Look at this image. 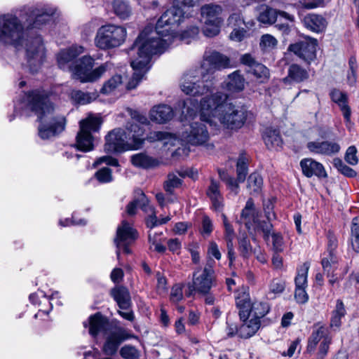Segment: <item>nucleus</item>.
<instances>
[{
  "instance_id": "nucleus-28",
  "label": "nucleus",
  "mask_w": 359,
  "mask_h": 359,
  "mask_svg": "<svg viewBox=\"0 0 359 359\" xmlns=\"http://www.w3.org/2000/svg\"><path fill=\"white\" fill-rule=\"evenodd\" d=\"M132 164L137 168L144 169L153 168L159 165V161L144 152H140L131 156Z\"/></svg>"
},
{
  "instance_id": "nucleus-54",
  "label": "nucleus",
  "mask_w": 359,
  "mask_h": 359,
  "mask_svg": "<svg viewBox=\"0 0 359 359\" xmlns=\"http://www.w3.org/2000/svg\"><path fill=\"white\" fill-rule=\"evenodd\" d=\"M258 230L262 231L263 233V237L265 241H269V236L271 235L273 224L271 221H261L257 224Z\"/></svg>"
},
{
  "instance_id": "nucleus-15",
  "label": "nucleus",
  "mask_w": 359,
  "mask_h": 359,
  "mask_svg": "<svg viewBox=\"0 0 359 359\" xmlns=\"http://www.w3.org/2000/svg\"><path fill=\"white\" fill-rule=\"evenodd\" d=\"M183 140L193 145L205 143L209 139L206 126L201 122L192 123L182 135Z\"/></svg>"
},
{
  "instance_id": "nucleus-24",
  "label": "nucleus",
  "mask_w": 359,
  "mask_h": 359,
  "mask_svg": "<svg viewBox=\"0 0 359 359\" xmlns=\"http://www.w3.org/2000/svg\"><path fill=\"white\" fill-rule=\"evenodd\" d=\"M241 320H243L238 330V336L241 338L248 339L252 337L260 327L261 322L259 319L247 317Z\"/></svg>"
},
{
  "instance_id": "nucleus-16",
  "label": "nucleus",
  "mask_w": 359,
  "mask_h": 359,
  "mask_svg": "<svg viewBox=\"0 0 359 359\" xmlns=\"http://www.w3.org/2000/svg\"><path fill=\"white\" fill-rule=\"evenodd\" d=\"M125 135L129 150H137L141 149L144 143L143 137L144 129L143 127L135 123H128L126 127Z\"/></svg>"
},
{
  "instance_id": "nucleus-53",
  "label": "nucleus",
  "mask_w": 359,
  "mask_h": 359,
  "mask_svg": "<svg viewBox=\"0 0 359 359\" xmlns=\"http://www.w3.org/2000/svg\"><path fill=\"white\" fill-rule=\"evenodd\" d=\"M348 100H345L344 101L337 103V104L338 105V107H339L340 110L342 112L344 118L347 126L351 124V109L349 105L348 104Z\"/></svg>"
},
{
  "instance_id": "nucleus-36",
  "label": "nucleus",
  "mask_w": 359,
  "mask_h": 359,
  "mask_svg": "<svg viewBox=\"0 0 359 359\" xmlns=\"http://www.w3.org/2000/svg\"><path fill=\"white\" fill-rule=\"evenodd\" d=\"M182 180L175 173H169L167 176V180L164 182L163 188L165 191L169 194H174L175 189L181 187Z\"/></svg>"
},
{
  "instance_id": "nucleus-19",
  "label": "nucleus",
  "mask_w": 359,
  "mask_h": 359,
  "mask_svg": "<svg viewBox=\"0 0 359 359\" xmlns=\"http://www.w3.org/2000/svg\"><path fill=\"white\" fill-rule=\"evenodd\" d=\"M300 166L302 173L307 177L316 176L318 178H325L327 177L323 165L313 158H306L302 159Z\"/></svg>"
},
{
  "instance_id": "nucleus-33",
  "label": "nucleus",
  "mask_w": 359,
  "mask_h": 359,
  "mask_svg": "<svg viewBox=\"0 0 359 359\" xmlns=\"http://www.w3.org/2000/svg\"><path fill=\"white\" fill-rule=\"evenodd\" d=\"M263 139L266 146L269 149L280 147L283 143L280 133L278 130L273 128H266Z\"/></svg>"
},
{
  "instance_id": "nucleus-27",
  "label": "nucleus",
  "mask_w": 359,
  "mask_h": 359,
  "mask_svg": "<svg viewBox=\"0 0 359 359\" xmlns=\"http://www.w3.org/2000/svg\"><path fill=\"white\" fill-rule=\"evenodd\" d=\"M111 294L121 309L128 310L130 308L131 298L126 287L123 286L116 287L111 290Z\"/></svg>"
},
{
  "instance_id": "nucleus-46",
  "label": "nucleus",
  "mask_w": 359,
  "mask_h": 359,
  "mask_svg": "<svg viewBox=\"0 0 359 359\" xmlns=\"http://www.w3.org/2000/svg\"><path fill=\"white\" fill-rule=\"evenodd\" d=\"M239 251L244 258H248L252 252V246L247 236H243L238 241Z\"/></svg>"
},
{
  "instance_id": "nucleus-47",
  "label": "nucleus",
  "mask_w": 359,
  "mask_h": 359,
  "mask_svg": "<svg viewBox=\"0 0 359 359\" xmlns=\"http://www.w3.org/2000/svg\"><path fill=\"white\" fill-rule=\"evenodd\" d=\"M278 44L277 39L271 34H264L260 39L259 46L264 50L274 48Z\"/></svg>"
},
{
  "instance_id": "nucleus-4",
  "label": "nucleus",
  "mask_w": 359,
  "mask_h": 359,
  "mask_svg": "<svg viewBox=\"0 0 359 359\" xmlns=\"http://www.w3.org/2000/svg\"><path fill=\"white\" fill-rule=\"evenodd\" d=\"M201 121L212 123L211 117L217 118L221 124L230 129L241 128L247 118L245 108L228 102V95L217 92L201 101Z\"/></svg>"
},
{
  "instance_id": "nucleus-20",
  "label": "nucleus",
  "mask_w": 359,
  "mask_h": 359,
  "mask_svg": "<svg viewBox=\"0 0 359 359\" xmlns=\"http://www.w3.org/2000/svg\"><path fill=\"white\" fill-rule=\"evenodd\" d=\"M82 53H83V47L77 45L72 46L67 49L62 50L57 55V61L59 67L64 70L67 69L71 70V67H72L73 65H69V63Z\"/></svg>"
},
{
  "instance_id": "nucleus-51",
  "label": "nucleus",
  "mask_w": 359,
  "mask_h": 359,
  "mask_svg": "<svg viewBox=\"0 0 359 359\" xmlns=\"http://www.w3.org/2000/svg\"><path fill=\"white\" fill-rule=\"evenodd\" d=\"M273 250L278 253L283 251L284 241L281 233L273 232L271 233Z\"/></svg>"
},
{
  "instance_id": "nucleus-11",
  "label": "nucleus",
  "mask_w": 359,
  "mask_h": 359,
  "mask_svg": "<svg viewBox=\"0 0 359 359\" xmlns=\"http://www.w3.org/2000/svg\"><path fill=\"white\" fill-rule=\"evenodd\" d=\"M137 238V233L131 225L123 220L116 230V236L114 238V243L116 246V257L120 259V249L122 248L126 254H130L131 250L129 248Z\"/></svg>"
},
{
  "instance_id": "nucleus-1",
  "label": "nucleus",
  "mask_w": 359,
  "mask_h": 359,
  "mask_svg": "<svg viewBox=\"0 0 359 359\" xmlns=\"http://www.w3.org/2000/svg\"><path fill=\"white\" fill-rule=\"evenodd\" d=\"M194 0H174L171 8L165 11L158 20L155 29L147 26L134 42L130 51L137 49V57L131 60L134 70L132 79L127 84V89H134L150 68L149 62L153 55L161 54L177 37L175 29L184 18L191 15Z\"/></svg>"
},
{
  "instance_id": "nucleus-5",
  "label": "nucleus",
  "mask_w": 359,
  "mask_h": 359,
  "mask_svg": "<svg viewBox=\"0 0 359 359\" xmlns=\"http://www.w3.org/2000/svg\"><path fill=\"white\" fill-rule=\"evenodd\" d=\"M210 74H203L200 69L191 70L185 74L181 83L182 90L193 96L203 95L214 88Z\"/></svg>"
},
{
  "instance_id": "nucleus-3",
  "label": "nucleus",
  "mask_w": 359,
  "mask_h": 359,
  "mask_svg": "<svg viewBox=\"0 0 359 359\" xmlns=\"http://www.w3.org/2000/svg\"><path fill=\"white\" fill-rule=\"evenodd\" d=\"M20 104L22 111H32L37 116L40 123L38 134L42 140L54 137L65 130V117L55 116L53 104L44 91L27 92L22 97Z\"/></svg>"
},
{
  "instance_id": "nucleus-63",
  "label": "nucleus",
  "mask_w": 359,
  "mask_h": 359,
  "mask_svg": "<svg viewBox=\"0 0 359 359\" xmlns=\"http://www.w3.org/2000/svg\"><path fill=\"white\" fill-rule=\"evenodd\" d=\"M137 203L138 208L142 209L144 212L149 213L151 209H154L149 205V201L144 194L142 193L140 196L135 199Z\"/></svg>"
},
{
  "instance_id": "nucleus-14",
  "label": "nucleus",
  "mask_w": 359,
  "mask_h": 359,
  "mask_svg": "<svg viewBox=\"0 0 359 359\" xmlns=\"http://www.w3.org/2000/svg\"><path fill=\"white\" fill-rule=\"evenodd\" d=\"M133 337L128 330L119 327L111 331L106 337L102 346V352L109 356L114 355L123 341Z\"/></svg>"
},
{
  "instance_id": "nucleus-31",
  "label": "nucleus",
  "mask_w": 359,
  "mask_h": 359,
  "mask_svg": "<svg viewBox=\"0 0 359 359\" xmlns=\"http://www.w3.org/2000/svg\"><path fill=\"white\" fill-rule=\"evenodd\" d=\"M255 220V208L252 199L247 201L245 208L242 210L238 223L243 224L246 229H250Z\"/></svg>"
},
{
  "instance_id": "nucleus-39",
  "label": "nucleus",
  "mask_w": 359,
  "mask_h": 359,
  "mask_svg": "<svg viewBox=\"0 0 359 359\" xmlns=\"http://www.w3.org/2000/svg\"><path fill=\"white\" fill-rule=\"evenodd\" d=\"M248 73L252 74L261 83L266 82L269 78V70L264 65L258 62Z\"/></svg>"
},
{
  "instance_id": "nucleus-38",
  "label": "nucleus",
  "mask_w": 359,
  "mask_h": 359,
  "mask_svg": "<svg viewBox=\"0 0 359 359\" xmlns=\"http://www.w3.org/2000/svg\"><path fill=\"white\" fill-rule=\"evenodd\" d=\"M327 330L324 326L318 327L316 330H313L309 339L308 344V349L312 351L315 349L317 344L324 338H326Z\"/></svg>"
},
{
  "instance_id": "nucleus-18",
  "label": "nucleus",
  "mask_w": 359,
  "mask_h": 359,
  "mask_svg": "<svg viewBox=\"0 0 359 359\" xmlns=\"http://www.w3.org/2000/svg\"><path fill=\"white\" fill-rule=\"evenodd\" d=\"M306 148L311 153L325 156H332L340 151V145L331 141H311L306 144Z\"/></svg>"
},
{
  "instance_id": "nucleus-35",
  "label": "nucleus",
  "mask_w": 359,
  "mask_h": 359,
  "mask_svg": "<svg viewBox=\"0 0 359 359\" xmlns=\"http://www.w3.org/2000/svg\"><path fill=\"white\" fill-rule=\"evenodd\" d=\"M263 186V179L257 172H252L248 178L247 187L250 194L260 193Z\"/></svg>"
},
{
  "instance_id": "nucleus-56",
  "label": "nucleus",
  "mask_w": 359,
  "mask_h": 359,
  "mask_svg": "<svg viewBox=\"0 0 359 359\" xmlns=\"http://www.w3.org/2000/svg\"><path fill=\"white\" fill-rule=\"evenodd\" d=\"M228 25L232 28L240 27L243 24H245V21L240 13H235L231 14L228 20Z\"/></svg>"
},
{
  "instance_id": "nucleus-62",
  "label": "nucleus",
  "mask_w": 359,
  "mask_h": 359,
  "mask_svg": "<svg viewBox=\"0 0 359 359\" xmlns=\"http://www.w3.org/2000/svg\"><path fill=\"white\" fill-rule=\"evenodd\" d=\"M247 31L244 28L235 27L229 35V38L235 41H241L246 36Z\"/></svg>"
},
{
  "instance_id": "nucleus-37",
  "label": "nucleus",
  "mask_w": 359,
  "mask_h": 359,
  "mask_svg": "<svg viewBox=\"0 0 359 359\" xmlns=\"http://www.w3.org/2000/svg\"><path fill=\"white\" fill-rule=\"evenodd\" d=\"M346 314V309L341 300L338 299L330 320V326L339 327L341 325V318Z\"/></svg>"
},
{
  "instance_id": "nucleus-43",
  "label": "nucleus",
  "mask_w": 359,
  "mask_h": 359,
  "mask_svg": "<svg viewBox=\"0 0 359 359\" xmlns=\"http://www.w3.org/2000/svg\"><path fill=\"white\" fill-rule=\"evenodd\" d=\"M351 243L354 250L359 252V215L352 220Z\"/></svg>"
},
{
  "instance_id": "nucleus-55",
  "label": "nucleus",
  "mask_w": 359,
  "mask_h": 359,
  "mask_svg": "<svg viewBox=\"0 0 359 359\" xmlns=\"http://www.w3.org/2000/svg\"><path fill=\"white\" fill-rule=\"evenodd\" d=\"M357 149L355 147H349L345 154V161L351 165H355L358 163V158L357 157Z\"/></svg>"
},
{
  "instance_id": "nucleus-48",
  "label": "nucleus",
  "mask_w": 359,
  "mask_h": 359,
  "mask_svg": "<svg viewBox=\"0 0 359 359\" xmlns=\"http://www.w3.org/2000/svg\"><path fill=\"white\" fill-rule=\"evenodd\" d=\"M321 264L324 272L327 274V277H330L337 269V257L335 256V262H332L330 257L326 255L322 259Z\"/></svg>"
},
{
  "instance_id": "nucleus-10",
  "label": "nucleus",
  "mask_w": 359,
  "mask_h": 359,
  "mask_svg": "<svg viewBox=\"0 0 359 359\" xmlns=\"http://www.w3.org/2000/svg\"><path fill=\"white\" fill-rule=\"evenodd\" d=\"M230 59L217 51L205 52L201 65V71L205 74H210L212 76L211 81L215 83V78L214 74L217 70L231 67Z\"/></svg>"
},
{
  "instance_id": "nucleus-30",
  "label": "nucleus",
  "mask_w": 359,
  "mask_h": 359,
  "mask_svg": "<svg viewBox=\"0 0 359 359\" xmlns=\"http://www.w3.org/2000/svg\"><path fill=\"white\" fill-rule=\"evenodd\" d=\"M111 6L114 13L121 20H126L132 15V8L128 1L113 0Z\"/></svg>"
},
{
  "instance_id": "nucleus-9",
  "label": "nucleus",
  "mask_w": 359,
  "mask_h": 359,
  "mask_svg": "<svg viewBox=\"0 0 359 359\" xmlns=\"http://www.w3.org/2000/svg\"><path fill=\"white\" fill-rule=\"evenodd\" d=\"M216 285L215 271L210 263H208L203 270L198 269L193 274V280L189 283V291L186 294L189 297L194 291L208 294L211 287Z\"/></svg>"
},
{
  "instance_id": "nucleus-49",
  "label": "nucleus",
  "mask_w": 359,
  "mask_h": 359,
  "mask_svg": "<svg viewBox=\"0 0 359 359\" xmlns=\"http://www.w3.org/2000/svg\"><path fill=\"white\" fill-rule=\"evenodd\" d=\"M120 355L124 359H137L138 351L133 346L126 345L120 350Z\"/></svg>"
},
{
  "instance_id": "nucleus-50",
  "label": "nucleus",
  "mask_w": 359,
  "mask_h": 359,
  "mask_svg": "<svg viewBox=\"0 0 359 359\" xmlns=\"http://www.w3.org/2000/svg\"><path fill=\"white\" fill-rule=\"evenodd\" d=\"M327 255L330 257L331 261L332 262H335V253L334 250L337 247V239L334 235L331 233H329L327 235Z\"/></svg>"
},
{
  "instance_id": "nucleus-25",
  "label": "nucleus",
  "mask_w": 359,
  "mask_h": 359,
  "mask_svg": "<svg viewBox=\"0 0 359 359\" xmlns=\"http://www.w3.org/2000/svg\"><path fill=\"white\" fill-rule=\"evenodd\" d=\"M304 26L309 30L319 33L323 32L327 25L325 18L316 14H309L304 18Z\"/></svg>"
},
{
  "instance_id": "nucleus-13",
  "label": "nucleus",
  "mask_w": 359,
  "mask_h": 359,
  "mask_svg": "<svg viewBox=\"0 0 359 359\" xmlns=\"http://www.w3.org/2000/svg\"><path fill=\"white\" fill-rule=\"evenodd\" d=\"M126 139L123 129H114L105 137L104 151L107 153H121L130 151Z\"/></svg>"
},
{
  "instance_id": "nucleus-57",
  "label": "nucleus",
  "mask_w": 359,
  "mask_h": 359,
  "mask_svg": "<svg viewBox=\"0 0 359 359\" xmlns=\"http://www.w3.org/2000/svg\"><path fill=\"white\" fill-rule=\"evenodd\" d=\"M182 285L180 284L175 285L171 289L170 300L174 303H177L182 300Z\"/></svg>"
},
{
  "instance_id": "nucleus-7",
  "label": "nucleus",
  "mask_w": 359,
  "mask_h": 359,
  "mask_svg": "<svg viewBox=\"0 0 359 359\" xmlns=\"http://www.w3.org/2000/svg\"><path fill=\"white\" fill-rule=\"evenodd\" d=\"M102 123L100 117L89 116L79 122V131L76 137V148L88 152L94 149L92 133L98 132Z\"/></svg>"
},
{
  "instance_id": "nucleus-60",
  "label": "nucleus",
  "mask_w": 359,
  "mask_h": 359,
  "mask_svg": "<svg viewBox=\"0 0 359 359\" xmlns=\"http://www.w3.org/2000/svg\"><path fill=\"white\" fill-rule=\"evenodd\" d=\"M207 195L210 198L222 196L219 191V184L214 180H211L210 184L207 191Z\"/></svg>"
},
{
  "instance_id": "nucleus-32",
  "label": "nucleus",
  "mask_w": 359,
  "mask_h": 359,
  "mask_svg": "<svg viewBox=\"0 0 359 359\" xmlns=\"http://www.w3.org/2000/svg\"><path fill=\"white\" fill-rule=\"evenodd\" d=\"M309 78L308 72L302 68L297 64H292L287 71V76L284 79V81L290 79L296 83H300Z\"/></svg>"
},
{
  "instance_id": "nucleus-64",
  "label": "nucleus",
  "mask_w": 359,
  "mask_h": 359,
  "mask_svg": "<svg viewBox=\"0 0 359 359\" xmlns=\"http://www.w3.org/2000/svg\"><path fill=\"white\" fill-rule=\"evenodd\" d=\"M213 230V224L209 217L204 215L202 220L201 233L210 235Z\"/></svg>"
},
{
  "instance_id": "nucleus-59",
  "label": "nucleus",
  "mask_w": 359,
  "mask_h": 359,
  "mask_svg": "<svg viewBox=\"0 0 359 359\" xmlns=\"http://www.w3.org/2000/svg\"><path fill=\"white\" fill-rule=\"evenodd\" d=\"M240 61H241V64H243V65H245L248 67L247 70H250L256 65V64H257L259 62L250 53H245V54L242 55L240 58Z\"/></svg>"
},
{
  "instance_id": "nucleus-44",
  "label": "nucleus",
  "mask_w": 359,
  "mask_h": 359,
  "mask_svg": "<svg viewBox=\"0 0 359 359\" xmlns=\"http://www.w3.org/2000/svg\"><path fill=\"white\" fill-rule=\"evenodd\" d=\"M309 269V264L308 263H304L302 268L298 271L297 276L294 280L296 288L306 287Z\"/></svg>"
},
{
  "instance_id": "nucleus-42",
  "label": "nucleus",
  "mask_w": 359,
  "mask_h": 359,
  "mask_svg": "<svg viewBox=\"0 0 359 359\" xmlns=\"http://www.w3.org/2000/svg\"><path fill=\"white\" fill-rule=\"evenodd\" d=\"M334 167L342 175L348 177H354L356 176L357 172L346 165L341 159L335 158L333 159Z\"/></svg>"
},
{
  "instance_id": "nucleus-41",
  "label": "nucleus",
  "mask_w": 359,
  "mask_h": 359,
  "mask_svg": "<svg viewBox=\"0 0 359 359\" xmlns=\"http://www.w3.org/2000/svg\"><path fill=\"white\" fill-rule=\"evenodd\" d=\"M202 32L207 37H214L220 32V27L222 22H202Z\"/></svg>"
},
{
  "instance_id": "nucleus-2",
  "label": "nucleus",
  "mask_w": 359,
  "mask_h": 359,
  "mask_svg": "<svg viewBox=\"0 0 359 359\" xmlns=\"http://www.w3.org/2000/svg\"><path fill=\"white\" fill-rule=\"evenodd\" d=\"M27 27L40 28L55 14V9L48 6L25 7ZM27 29L15 15H0V46H12L15 50L25 49L29 71L36 72L45 57V48L40 36L28 38Z\"/></svg>"
},
{
  "instance_id": "nucleus-40",
  "label": "nucleus",
  "mask_w": 359,
  "mask_h": 359,
  "mask_svg": "<svg viewBox=\"0 0 359 359\" xmlns=\"http://www.w3.org/2000/svg\"><path fill=\"white\" fill-rule=\"evenodd\" d=\"M248 158L245 155L241 154L236 164L237 180L243 182L248 173Z\"/></svg>"
},
{
  "instance_id": "nucleus-29",
  "label": "nucleus",
  "mask_w": 359,
  "mask_h": 359,
  "mask_svg": "<svg viewBox=\"0 0 359 359\" xmlns=\"http://www.w3.org/2000/svg\"><path fill=\"white\" fill-rule=\"evenodd\" d=\"M245 81L240 71L236 70L228 76L225 81V87L227 90L236 93L241 92L245 88Z\"/></svg>"
},
{
  "instance_id": "nucleus-34",
  "label": "nucleus",
  "mask_w": 359,
  "mask_h": 359,
  "mask_svg": "<svg viewBox=\"0 0 359 359\" xmlns=\"http://www.w3.org/2000/svg\"><path fill=\"white\" fill-rule=\"evenodd\" d=\"M123 84V77L121 74H115L106 81L100 92L102 94L108 95L118 89Z\"/></svg>"
},
{
  "instance_id": "nucleus-23",
  "label": "nucleus",
  "mask_w": 359,
  "mask_h": 359,
  "mask_svg": "<svg viewBox=\"0 0 359 359\" xmlns=\"http://www.w3.org/2000/svg\"><path fill=\"white\" fill-rule=\"evenodd\" d=\"M174 116L172 109L167 104L154 106L149 111V117L152 121L164 123L170 121Z\"/></svg>"
},
{
  "instance_id": "nucleus-26",
  "label": "nucleus",
  "mask_w": 359,
  "mask_h": 359,
  "mask_svg": "<svg viewBox=\"0 0 359 359\" xmlns=\"http://www.w3.org/2000/svg\"><path fill=\"white\" fill-rule=\"evenodd\" d=\"M108 320L100 313H97L89 318V333L93 337H96L100 332L107 330Z\"/></svg>"
},
{
  "instance_id": "nucleus-17",
  "label": "nucleus",
  "mask_w": 359,
  "mask_h": 359,
  "mask_svg": "<svg viewBox=\"0 0 359 359\" xmlns=\"http://www.w3.org/2000/svg\"><path fill=\"white\" fill-rule=\"evenodd\" d=\"M278 16L287 20L290 22H293L294 21V15H290L285 11L273 9L266 5H262L259 7V13L257 20L262 24L273 25L276 22Z\"/></svg>"
},
{
  "instance_id": "nucleus-61",
  "label": "nucleus",
  "mask_w": 359,
  "mask_h": 359,
  "mask_svg": "<svg viewBox=\"0 0 359 359\" xmlns=\"http://www.w3.org/2000/svg\"><path fill=\"white\" fill-rule=\"evenodd\" d=\"M330 96L332 102L338 103L345 100H348V95L339 89H333L330 93Z\"/></svg>"
},
{
  "instance_id": "nucleus-12",
  "label": "nucleus",
  "mask_w": 359,
  "mask_h": 359,
  "mask_svg": "<svg viewBox=\"0 0 359 359\" xmlns=\"http://www.w3.org/2000/svg\"><path fill=\"white\" fill-rule=\"evenodd\" d=\"M317 46V40L309 38L307 40L290 44L287 50L298 56L307 65H310L316 57Z\"/></svg>"
},
{
  "instance_id": "nucleus-21",
  "label": "nucleus",
  "mask_w": 359,
  "mask_h": 359,
  "mask_svg": "<svg viewBox=\"0 0 359 359\" xmlns=\"http://www.w3.org/2000/svg\"><path fill=\"white\" fill-rule=\"evenodd\" d=\"M244 307H246L247 309L246 310H241L240 311L241 319L247 317H252L260 320L262 318L264 317L269 313L270 309L268 303L262 302H254L250 310V302H245Z\"/></svg>"
},
{
  "instance_id": "nucleus-6",
  "label": "nucleus",
  "mask_w": 359,
  "mask_h": 359,
  "mask_svg": "<svg viewBox=\"0 0 359 359\" xmlns=\"http://www.w3.org/2000/svg\"><path fill=\"white\" fill-rule=\"evenodd\" d=\"M126 35V29L123 26L107 24L98 29L95 43L96 46L100 49H111L123 44Z\"/></svg>"
},
{
  "instance_id": "nucleus-58",
  "label": "nucleus",
  "mask_w": 359,
  "mask_h": 359,
  "mask_svg": "<svg viewBox=\"0 0 359 359\" xmlns=\"http://www.w3.org/2000/svg\"><path fill=\"white\" fill-rule=\"evenodd\" d=\"M168 133L162 131H151L147 134V137L144 139L145 140H147L150 142H154L156 141L165 140L168 137Z\"/></svg>"
},
{
  "instance_id": "nucleus-22",
  "label": "nucleus",
  "mask_w": 359,
  "mask_h": 359,
  "mask_svg": "<svg viewBox=\"0 0 359 359\" xmlns=\"http://www.w3.org/2000/svg\"><path fill=\"white\" fill-rule=\"evenodd\" d=\"M222 11V6L218 4H205L201 8V22H223Z\"/></svg>"
},
{
  "instance_id": "nucleus-45",
  "label": "nucleus",
  "mask_w": 359,
  "mask_h": 359,
  "mask_svg": "<svg viewBox=\"0 0 359 359\" xmlns=\"http://www.w3.org/2000/svg\"><path fill=\"white\" fill-rule=\"evenodd\" d=\"M72 98L80 104H86L90 103L95 97L81 90H73L72 92Z\"/></svg>"
},
{
  "instance_id": "nucleus-8",
  "label": "nucleus",
  "mask_w": 359,
  "mask_h": 359,
  "mask_svg": "<svg viewBox=\"0 0 359 359\" xmlns=\"http://www.w3.org/2000/svg\"><path fill=\"white\" fill-rule=\"evenodd\" d=\"M93 65V58L85 55L76 61L70 71L72 72L74 78L79 80L81 83L94 82L107 71V65L104 64L92 70Z\"/></svg>"
},
{
  "instance_id": "nucleus-52",
  "label": "nucleus",
  "mask_w": 359,
  "mask_h": 359,
  "mask_svg": "<svg viewBox=\"0 0 359 359\" xmlns=\"http://www.w3.org/2000/svg\"><path fill=\"white\" fill-rule=\"evenodd\" d=\"M97 180L101 183H108L112 180L111 170L109 168H103L95 173Z\"/></svg>"
}]
</instances>
